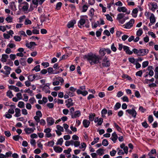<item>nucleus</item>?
<instances>
[{
  "mask_svg": "<svg viewBox=\"0 0 158 158\" xmlns=\"http://www.w3.org/2000/svg\"><path fill=\"white\" fill-rule=\"evenodd\" d=\"M84 58L86 59L91 65H94L99 63L101 59L99 55L92 52H90L85 55Z\"/></svg>",
  "mask_w": 158,
  "mask_h": 158,
  "instance_id": "obj_1",
  "label": "nucleus"
},
{
  "mask_svg": "<svg viewBox=\"0 0 158 158\" xmlns=\"http://www.w3.org/2000/svg\"><path fill=\"white\" fill-rule=\"evenodd\" d=\"M89 23L87 15L81 16H80V20L78 21V26L80 28L84 27L88 28L89 27Z\"/></svg>",
  "mask_w": 158,
  "mask_h": 158,
  "instance_id": "obj_2",
  "label": "nucleus"
},
{
  "mask_svg": "<svg viewBox=\"0 0 158 158\" xmlns=\"http://www.w3.org/2000/svg\"><path fill=\"white\" fill-rule=\"evenodd\" d=\"M65 145L68 147L69 145L74 146L75 147H77L79 146L80 144V142L77 141H74V140H71L69 141H66L65 142Z\"/></svg>",
  "mask_w": 158,
  "mask_h": 158,
  "instance_id": "obj_3",
  "label": "nucleus"
},
{
  "mask_svg": "<svg viewBox=\"0 0 158 158\" xmlns=\"http://www.w3.org/2000/svg\"><path fill=\"white\" fill-rule=\"evenodd\" d=\"M18 7L20 10H22L24 11H27L29 7V4L27 2L23 1V3L18 5Z\"/></svg>",
  "mask_w": 158,
  "mask_h": 158,
  "instance_id": "obj_4",
  "label": "nucleus"
},
{
  "mask_svg": "<svg viewBox=\"0 0 158 158\" xmlns=\"http://www.w3.org/2000/svg\"><path fill=\"white\" fill-rule=\"evenodd\" d=\"M153 67L152 66H148L147 68V70L148 71V72H147L146 74H144V77L147 78L149 75V77H151L154 74V73L153 70Z\"/></svg>",
  "mask_w": 158,
  "mask_h": 158,
  "instance_id": "obj_5",
  "label": "nucleus"
},
{
  "mask_svg": "<svg viewBox=\"0 0 158 158\" xmlns=\"http://www.w3.org/2000/svg\"><path fill=\"white\" fill-rule=\"evenodd\" d=\"M135 23V20L134 19H131L129 21L124 24L123 27L124 28L129 29L132 27Z\"/></svg>",
  "mask_w": 158,
  "mask_h": 158,
  "instance_id": "obj_6",
  "label": "nucleus"
},
{
  "mask_svg": "<svg viewBox=\"0 0 158 158\" xmlns=\"http://www.w3.org/2000/svg\"><path fill=\"white\" fill-rule=\"evenodd\" d=\"M126 113L131 115V116L134 118H136L137 112L134 108H132V109L127 110H126Z\"/></svg>",
  "mask_w": 158,
  "mask_h": 158,
  "instance_id": "obj_7",
  "label": "nucleus"
},
{
  "mask_svg": "<svg viewBox=\"0 0 158 158\" xmlns=\"http://www.w3.org/2000/svg\"><path fill=\"white\" fill-rule=\"evenodd\" d=\"M81 115V112L79 110H77L73 113L71 112V118H76L80 117Z\"/></svg>",
  "mask_w": 158,
  "mask_h": 158,
  "instance_id": "obj_8",
  "label": "nucleus"
},
{
  "mask_svg": "<svg viewBox=\"0 0 158 158\" xmlns=\"http://www.w3.org/2000/svg\"><path fill=\"white\" fill-rule=\"evenodd\" d=\"M51 131L52 129L50 128H47L44 129V132L45 134V137L49 138L52 136V135L51 133Z\"/></svg>",
  "mask_w": 158,
  "mask_h": 158,
  "instance_id": "obj_9",
  "label": "nucleus"
},
{
  "mask_svg": "<svg viewBox=\"0 0 158 158\" xmlns=\"http://www.w3.org/2000/svg\"><path fill=\"white\" fill-rule=\"evenodd\" d=\"M35 130V127H26L24 129V131L26 134L28 135L34 132Z\"/></svg>",
  "mask_w": 158,
  "mask_h": 158,
  "instance_id": "obj_10",
  "label": "nucleus"
},
{
  "mask_svg": "<svg viewBox=\"0 0 158 158\" xmlns=\"http://www.w3.org/2000/svg\"><path fill=\"white\" fill-rule=\"evenodd\" d=\"M47 125L48 126H51L53 125L55 123V120L52 117H47L46 119Z\"/></svg>",
  "mask_w": 158,
  "mask_h": 158,
  "instance_id": "obj_11",
  "label": "nucleus"
},
{
  "mask_svg": "<svg viewBox=\"0 0 158 158\" xmlns=\"http://www.w3.org/2000/svg\"><path fill=\"white\" fill-rule=\"evenodd\" d=\"M103 122V119L101 118H98V117H96L95 118L94 122L96 123V124L95 126L97 127L101 126Z\"/></svg>",
  "mask_w": 158,
  "mask_h": 158,
  "instance_id": "obj_12",
  "label": "nucleus"
},
{
  "mask_svg": "<svg viewBox=\"0 0 158 158\" xmlns=\"http://www.w3.org/2000/svg\"><path fill=\"white\" fill-rule=\"evenodd\" d=\"M149 52V50L147 49H139V56H143L147 54Z\"/></svg>",
  "mask_w": 158,
  "mask_h": 158,
  "instance_id": "obj_13",
  "label": "nucleus"
},
{
  "mask_svg": "<svg viewBox=\"0 0 158 158\" xmlns=\"http://www.w3.org/2000/svg\"><path fill=\"white\" fill-rule=\"evenodd\" d=\"M65 102L66 103V106L68 108L73 106V100L71 98H69L66 100Z\"/></svg>",
  "mask_w": 158,
  "mask_h": 158,
  "instance_id": "obj_14",
  "label": "nucleus"
},
{
  "mask_svg": "<svg viewBox=\"0 0 158 158\" xmlns=\"http://www.w3.org/2000/svg\"><path fill=\"white\" fill-rule=\"evenodd\" d=\"M123 49L127 54L131 55L133 53V51H131L128 46H123Z\"/></svg>",
  "mask_w": 158,
  "mask_h": 158,
  "instance_id": "obj_15",
  "label": "nucleus"
},
{
  "mask_svg": "<svg viewBox=\"0 0 158 158\" xmlns=\"http://www.w3.org/2000/svg\"><path fill=\"white\" fill-rule=\"evenodd\" d=\"M76 21L74 20H73L70 21L68 22L67 24V27L69 28H73L74 24L76 23Z\"/></svg>",
  "mask_w": 158,
  "mask_h": 158,
  "instance_id": "obj_16",
  "label": "nucleus"
},
{
  "mask_svg": "<svg viewBox=\"0 0 158 158\" xmlns=\"http://www.w3.org/2000/svg\"><path fill=\"white\" fill-rule=\"evenodd\" d=\"M149 9L152 11H155L157 8V6L156 3H151L149 5Z\"/></svg>",
  "mask_w": 158,
  "mask_h": 158,
  "instance_id": "obj_17",
  "label": "nucleus"
},
{
  "mask_svg": "<svg viewBox=\"0 0 158 158\" xmlns=\"http://www.w3.org/2000/svg\"><path fill=\"white\" fill-rule=\"evenodd\" d=\"M118 139V136L115 132H114L112 134L111 137L110 139L114 142L115 143Z\"/></svg>",
  "mask_w": 158,
  "mask_h": 158,
  "instance_id": "obj_18",
  "label": "nucleus"
},
{
  "mask_svg": "<svg viewBox=\"0 0 158 158\" xmlns=\"http://www.w3.org/2000/svg\"><path fill=\"white\" fill-rule=\"evenodd\" d=\"M9 58L8 55L6 54H3L2 55V57L0 59L1 61L4 63L6 62L7 61V59Z\"/></svg>",
  "mask_w": 158,
  "mask_h": 158,
  "instance_id": "obj_19",
  "label": "nucleus"
},
{
  "mask_svg": "<svg viewBox=\"0 0 158 158\" xmlns=\"http://www.w3.org/2000/svg\"><path fill=\"white\" fill-rule=\"evenodd\" d=\"M82 123L85 127L87 128L89 126L90 122L89 120L85 119L83 120Z\"/></svg>",
  "mask_w": 158,
  "mask_h": 158,
  "instance_id": "obj_20",
  "label": "nucleus"
},
{
  "mask_svg": "<svg viewBox=\"0 0 158 158\" xmlns=\"http://www.w3.org/2000/svg\"><path fill=\"white\" fill-rule=\"evenodd\" d=\"M15 114L14 116L15 117H18L21 115V110L18 108H16L15 109Z\"/></svg>",
  "mask_w": 158,
  "mask_h": 158,
  "instance_id": "obj_21",
  "label": "nucleus"
},
{
  "mask_svg": "<svg viewBox=\"0 0 158 158\" xmlns=\"http://www.w3.org/2000/svg\"><path fill=\"white\" fill-rule=\"evenodd\" d=\"M26 46L28 48H31L32 47L36 45V44L35 42H31L29 43L27 42L26 44Z\"/></svg>",
  "mask_w": 158,
  "mask_h": 158,
  "instance_id": "obj_22",
  "label": "nucleus"
},
{
  "mask_svg": "<svg viewBox=\"0 0 158 158\" xmlns=\"http://www.w3.org/2000/svg\"><path fill=\"white\" fill-rule=\"evenodd\" d=\"M53 149L54 151L57 153H60L63 151V148L60 147L54 146L53 147Z\"/></svg>",
  "mask_w": 158,
  "mask_h": 158,
  "instance_id": "obj_23",
  "label": "nucleus"
},
{
  "mask_svg": "<svg viewBox=\"0 0 158 158\" xmlns=\"http://www.w3.org/2000/svg\"><path fill=\"white\" fill-rule=\"evenodd\" d=\"M10 8L14 11H15L17 10L14 2H12L10 3Z\"/></svg>",
  "mask_w": 158,
  "mask_h": 158,
  "instance_id": "obj_24",
  "label": "nucleus"
},
{
  "mask_svg": "<svg viewBox=\"0 0 158 158\" xmlns=\"http://www.w3.org/2000/svg\"><path fill=\"white\" fill-rule=\"evenodd\" d=\"M83 5V6L81 9V11L83 12H86L89 7V5H87L85 4Z\"/></svg>",
  "mask_w": 158,
  "mask_h": 158,
  "instance_id": "obj_25",
  "label": "nucleus"
},
{
  "mask_svg": "<svg viewBox=\"0 0 158 158\" xmlns=\"http://www.w3.org/2000/svg\"><path fill=\"white\" fill-rule=\"evenodd\" d=\"M77 93L78 94H81L84 96H85L88 94L87 91H82L80 89H78L77 91Z\"/></svg>",
  "mask_w": 158,
  "mask_h": 158,
  "instance_id": "obj_26",
  "label": "nucleus"
},
{
  "mask_svg": "<svg viewBox=\"0 0 158 158\" xmlns=\"http://www.w3.org/2000/svg\"><path fill=\"white\" fill-rule=\"evenodd\" d=\"M10 89L13 90L15 92H18L20 91L19 89L14 85H10L9 86Z\"/></svg>",
  "mask_w": 158,
  "mask_h": 158,
  "instance_id": "obj_27",
  "label": "nucleus"
},
{
  "mask_svg": "<svg viewBox=\"0 0 158 158\" xmlns=\"http://www.w3.org/2000/svg\"><path fill=\"white\" fill-rule=\"evenodd\" d=\"M96 153L98 155L101 156L104 154V150L102 148H99L96 151Z\"/></svg>",
  "mask_w": 158,
  "mask_h": 158,
  "instance_id": "obj_28",
  "label": "nucleus"
},
{
  "mask_svg": "<svg viewBox=\"0 0 158 158\" xmlns=\"http://www.w3.org/2000/svg\"><path fill=\"white\" fill-rule=\"evenodd\" d=\"M127 10L124 6L118 7L117 9V10L119 12H125L127 11Z\"/></svg>",
  "mask_w": 158,
  "mask_h": 158,
  "instance_id": "obj_29",
  "label": "nucleus"
},
{
  "mask_svg": "<svg viewBox=\"0 0 158 158\" xmlns=\"http://www.w3.org/2000/svg\"><path fill=\"white\" fill-rule=\"evenodd\" d=\"M150 22L152 23H154L156 22V19L154 15L153 14H151V15L149 17Z\"/></svg>",
  "mask_w": 158,
  "mask_h": 158,
  "instance_id": "obj_30",
  "label": "nucleus"
},
{
  "mask_svg": "<svg viewBox=\"0 0 158 158\" xmlns=\"http://www.w3.org/2000/svg\"><path fill=\"white\" fill-rule=\"evenodd\" d=\"M138 12V9L137 8L134 9L132 12V15L133 17L135 18L137 16Z\"/></svg>",
  "mask_w": 158,
  "mask_h": 158,
  "instance_id": "obj_31",
  "label": "nucleus"
},
{
  "mask_svg": "<svg viewBox=\"0 0 158 158\" xmlns=\"http://www.w3.org/2000/svg\"><path fill=\"white\" fill-rule=\"evenodd\" d=\"M95 116V114L94 113H90L89 114V121H92L94 120V118Z\"/></svg>",
  "mask_w": 158,
  "mask_h": 158,
  "instance_id": "obj_32",
  "label": "nucleus"
},
{
  "mask_svg": "<svg viewBox=\"0 0 158 158\" xmlns=\"http://www.w3.org/2000/svg\"><path fill=\"white\" fill-rule=\"evenodd\" d=\"M102 65L104 67H107L109 66L110 65V60L102 61Z\"/></svg>",
  "mask_w": 158,
  "mask_h": 158,
  "instance_id": "obj_33",
  "label": "nucleus"
},
{
  "mask_svg": "<svg viewBox=\"0 0 158 158\" xmlns=\"http://www.w3.org/2000/svg\"><path fill=\"white\" fill-rule=\"evenodd\" d=\"M31 21L28 18L25 19L24 24L25 25H31L32 24Z\"/></svg>",
  "mask_w": 158,
  "mask_h": 158,
  "instance_id": "obj_34",
  "label": "nucleus"
},
{
  "mask_svg": "<svg viewBox=\"0 0 158 158\" xmlns=\"http://www.w3.org/2000/svg\"><path fill=\"white\" fill-rule=\"evenodd\" d=\"M34 81L37 80L41 78L40 75L38 73L33 74Z\"/></svg>",
  "mask_w": 158,
  "mask_h": 158,
  "instance_id": "obj_35",
  "label": "nucleus"
},
{
  "mask_svg": "<svg viewBox=\"0 0 158 158\" xmlns=\"http://www.w3.org/2000/svg\"><path fill=\"white\" fill-rule=\"evenodd\" d=\"M143 33V31L142 28H140L137 31L136 35L138 36H141Z\"/></svg>",
  "mask_w": 158,
  "mask_h": 158,
  "instance_id": "obj_36",
  "label": "nucleus"
},
{
  "mask_svg": "<svg viewBox=\"0 0 158 158\" xmlns=\"http://www.w3.org/2000/svg\"><path fill=\"white\" fill-rule=\"evenodd\" d=\"M129 61L131 63L135 64L136 62V59H135L133 57L129 58L128 59Z\"/></svg>",
  "mask_w": 158,
  "mask_h": 158,
  "instance_id": "obj_37",
  "label": "nucleus"
},
{
  "mask_svg": "<svg viewBox=\"0 0 158 158\" xmlns=\"http://www.w3.org/2000/svg\"><path fill=\"white\" fill-rule=\"evenodd\" d=\"M24 92L29 94L31 96H33L34 95L33 91L30 90L29 88L27 89H25Z\"/></svg>",
  "mask_w": 158,
  "mask_h": 158,
  "instance_id": "obj_38",
  "label": "nucleus"
},
{
  "mask_svg": "<svg viewBox=\"0 0 158 158\" xmlns=\"http://www.w3.org/2000/svg\"><path fill=\"white\" fill-rule=\"evenodd\" d=\"M94 10L93 8L90 9L88 15L91 17H92L94 15Z\"/></svg>",
  "mask_w": 158,
  "mask_h": 158,
  "instance_id": "obj_39",
  "label": "nucleus"
},
{
  "mask_svg": "<svg viewBox=\"0 0 158 158\" xmlns=\"http://www.w3.org/2000/svg\"><path fill=\"white\" fill-rule=\"evenodd\" d=\"M18 106L21 108H23L25 107V103L23 102H19L18 104Z\"/></svg>",
  "mask_w": 158,
  "mask_h": 158,
  "instance_id": "obj_40",
  "label": "nucleus"
},
{
  "mask_svg": "<svg viewBox=\"0 0 158 158\" xmlns=\"http://www.w3.org/2000/svg\"><path fill=\"white\" fill-rule=\"evenodd\" d=\"M121 106V104L119 102H117L114 107V110H116L119 109Z\"/></svg>",
  "mask_w": 158,
  "mask_h": 158,
  "instance_id": "obj_41",
  "label": "nucleus"
},
{
  "mask_svg": "<svg viewBox=\"0 0 158 158\" xmlns=\"http://www.w3.org/2000/svg\"><path fill=\"white\" fill-rule=\"evenodd\" d=\"M105 52V48H102L99 50V53L101 56H105L106 54Z\"/></svg>",
  "mask_w": 158,
  "mask_h": 158,
  "instance_id": "obj_42",
  "label": "nucleus"
},
{
  "mask_svg": "<svg viewBox=\"0 0 158 158\" xmlns=\"http://www.w3.org/2000/svg\"><path fill=\"white\" fill-rule=\"evenodd\" d=\"M63 142V140L62 138H61L58 140L56 143V145H59L61 146Z\"/></svg>",
  "mask_w": 158,
  "mask_h": 158,
  "instance_id": "obj_43",
  "label": "nucleus"
},
{
  "mask_svg": "<svg viewBox=\"0 0 158 158\" xmlns=\"http://www.w3.org/2000/svg\"><path fill=\"white\" fill-rule=\"evenodd\" d=\"M107 113V110L106 109H102L101 111L102 116L104 118L105 117V115Z\"/></svg>",
  "mask_w": 158,
  "mask_h": 158,
  "instance_id": "obj_44",
  "label": "nucleus"
},
{
  "mask_svg": "<svg viewBox=\"0 0 158 158\" xmlns=\"http://www.w3.org/2000/svg\"><path fill=\"white\" fill-rule=\"evenodd\" d=\"M72 140H74V141H77L78 142H80L79 141V137L76 135H74L72 136Z\"/></svg>",
  "mask_w": 158,
  "mask_h": 158,
  "instance_id": "obj_45",
  "label": "nucleus"
},
{
  "mask_svg": "<svg viewBox=\"0 0 158 158\" xmlns=\"http://www.w3.org/2000/svg\"><path fill=\"white\" fill-rule=\"evenodd\" d=\"M99 21H97L96 22L92 23V26L93 28H96L98 26H100Z\"/></svg>",
  "mask_w": 158,
  "mask_h": 158,
  "instance_id": "obj_46",
  "label": "nucleus"
},
{
  "mask_svg": "<svg viewBox=\"0 0 158 158\" xmlns=\"http://www.w3.org/2000/svg\"><path fill=\"white\" fill-rule=\"evenodd\" d=\"M133 53L139 56V49H137L136 48H133L132 49Z\"/></svg>",
  "mask_w": 158,
  "mask_h": 158,
  "instance_id": "obj_47",
  "label": "nucleus"
},
{
  "mask_svg": "<svg viewBox=\"0 0 158 158\" xmlns=\"http://www.w3.org/2000/svg\"><path fill=\"white\" fill-rule=\"evenodd\" d=\"M135 96L137 98H139L141 97L139 92L136 90H134Z\"/></svg>",
  "mask_w": 158,
  "mask_h": 158,
  "instance_id": "obj_48",
  "label": "nucleus"
},
{
  "mask_svg": "<svg viewBox=\"0 0 158 158\" xmlns=\"http://www.w3.org/2000/svg\"><path fill=\"white\" fill-rule=\"evenodd\" d=\"M32 71H35L36 72L40 71V65H38L35 66L32 69Z\"/></svg>",
  "mask_w": 158,
  "mask_h": 158,
  "instance_id": "obj_49",
  "label": "nucleus"
},
{
  "mask_svg": "<svg viewBox=\"0 0 158 158\" xmlns=\"http://www.w3.org/2000/svg\"><path fill=\"white\" fill-rule=\"evenodd\" d=\"M124 17V14L123 13H119L117 15V19L118 20L123 18Z\"/></svg>",
  "mask_w": 158,
  "mask_h": 158,
  "instance_id": "obj_50",
  "label": "nucleus"
},
{
  "mask_svg": "<svg viewBox=\"0 0 158 158\" xmlns=\"http://www.w3.org/2000/svg\"><path fill=\"white\" fill-rule=\"evenodd\" d=\"M128 19V18L127 17H126L118 20V22L120 23L121 24H123L125 22L126 20L127 19Z\"/></svg>",
  "mask_w": 158,
  "mask_h": 158,
  "instance_id": "obj_51",
  "label": "nucleus"
},
{
  "mask_svg": "<svg viewBox=\"0 0 158 158\" xmlns=\"http://www.w3.org/2000/svg\"><path fill=\"white\" fill-rule=\"evenodd\" d=\"M65 93L67 94L70 97H72L75 96V94L74 93L70 92L68 91H65Z\"/></svg>",
  "mask_w": 158,
  "mask_h": 158,
  "instance_id": "obj_52",
  "label": "nucleus"
},
{
  "mask_svg": "<svg viewBox=\"0 0 158 158\" xmlns=\"http://www.w3.org/2000/svg\"><path fill=\"white\" fill-rule=\"evenodd\" d=\"M111 49L114 52H115L117 51V48L114 43H113L111 45Z\"/></svg>",
  "mask_w": 158,
  "mask_h": 158,
  "instance_id": "obj_53",
  "label": "nucleus"
},
{
  "mask_svg": "<svg viewBox=\"0 0 158 158\" xmlns=\"http://www.w3.org/2000/svg\"><path fill=\"white\" fill-rule=\"evenodd\" d=\"M4 104L6 106H9L10 107H13V108H15V106L14 105H10V103L8 102H5Z\"/></svg>",
  "mask_w": 158,
  "mask_h": 158,
  "instance_id": "obj_54",
  "label": "nucleus"
},
{
  "mask_svg": "<svg viewBox=\"0 0 158 158\" xmlns=\"http://www.w3.org/2000/svg\"><path fill=\"white\" fill-rule=\"evenodd\" d=\"M41 118L40 117H38L37 116H35L34 117V119L36 121V122L37 123L36 125H38V123L40 122V118Z\"/></svg>",
  "mask_w": 158,
  "mask_h": 158,
  "instance_id": "obj_55",
  "label": "nucleus"
},
{
  "mask_svg": "<svg viewBox=\"0 0 158 158\" xmlns=\"http://www.w3.org/2000/svg\"><path fill=\"white\" fill-rule=\"evenodd\" d=\"M99 138L98 137L94 138L93 142L91 143L92 145H94L96 143H98L99 140Z\"/></svg>",
  "mask_w": 158,
  "mask_h": 158,
  "instance_id": "obj_56",
  "label": "nucleus"
},
{
  "mask_svg": "<svg viewBox=\"0 0 158 158\" xmlns=\"http://www.w3.org/2000/svg\"><path fill=\"white\" fill-rule=\"evenodd\" d=\"M105 16H106V19L108 20L111 22L113 21L112 18L109 14H106L105 15Z\"/></svg>",
  "mask_w": 158,
  "mask_h": 158,
  "instance_id": "obj_57",
  "label": "nucleus"
},
{
  "mask_svg": "<svg viewBox=\"0 0 158 158\" xmlns=\"http://www.w3.org/2000/svg\"><path fill=\"white\" fill-rule=\"evenodd\" d=\"M6 95L10 98L13 96V95L12 94V92L10 91H8L7 92Z\"/></svg>",
  "mask_w": 158,
  "mask_h": 158,
  "instance_id": "obj_58",
  "label": "nucleus"
},
{
  "mask_svg": "<svg viewBox=\"0 0 158 158\" xmlns=\"http://www.w3.org/2000/svg\"><path fill=\"white\" fill-rule=\"evenodd\" d=\"M26 16L25 15H23L20 16L19 19V22L20 23L22 22L23 21V20L26 19Z\"/></svg>",
  "mask_w": 158,
  "mask_h": 158,
  "instance_id": "obj_59",
  "label": "nucleus"
},
{
  "mask_svg": "<svg viewBox=\"0 0 158 158\" xmlns=\"http://www.w3.org/2000/svg\"><path fill=\"white\" fill-rule=\"evenodd\" d=\"M14 39L17 42H19L21 40V37L18 35H15L14 36Z\"/></svg>",
  "mask_w": 158,
  "mask_h": 158,
  "instance_id": "obj_60",
  "label": "nucleus"
},
{
  "mask_svg": "<svg viewBox=\"0 0 158 158\" xmlns=\"http://www.w3.org/2000/svg\"><path fill=\"white\" fill-rule=\"evenodd\" d=\"M13 18L9 16L6 18V20L8 23H11L12 22Z\"/></svg>",
  "mask_w": 158,
  "mask_h": 158,
  "instance_id": "obj_61",
  "label": "nucleus"
},
{
  "mask_svg": "<svg viewBox=\"0 0 158 158\" xmlns=\"http://www.w3.org/2000/svg\"><path fill=\"white\" fill-rule=\"evenodd\" d=\"M149 64L148 61H145L143 62L142 66L143 68H145L147 67Z\"/></svg>",
  "mask_w": 158,
  "mask_h": 158,
  "instance_id": "obj_62",
  "label": "nucleus"
},
{
  "mask_svg": "<svg viewBox=\"0 0 158 158\" xmlns=\"http://www.w3.org/2000/svg\"><path fill=\"white\" fill-rule=\"evenodd\" d=\"M20 138H21V137L19 135H14L13 137V139L16 141L19 140Z\"/></svg>",
  "mask_w": 158,
  "mask_h": 158,
  "instance_id": "obj_63",
  "label": "nucleus"
},
{
  "mask_svg": "<svg viewBox=\"0 0 158 158\" xmlns=\"http://www.w3.org/2000/svg\"><path fill=\"white\" fill-rule=\"evenodd\" d=\"M108 144L107 140L106 139H104L102 141V145L104 146H106Z\"/></svg>",
  "mask_w": 158,
  "mask_h": 158,
  "instance_id": "obj_64",
  "label": "nucleus"
}]
</instances>
